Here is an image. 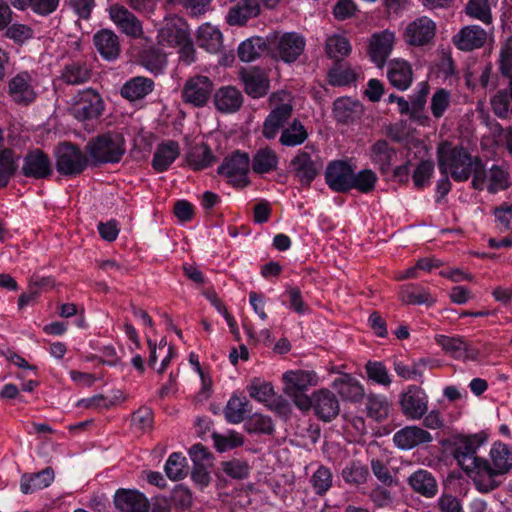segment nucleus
<instances>
[{"mask_svg": "<svg viewBox=\"0 0 512 512\" xmlns=\"http://www.w3.org/2000/svg\"><path fill=\"white\" fill-rule=\"evenodd\" d=\"M475 487L480 492L494 490L499 482L497 476L507 474L512 469V446L494 442L489 452V460L482 458Z\"/></svg>", "mask_w": 512, "mask_h": 512, "instance_id": "nucleus-1", "label": "nucleus"}, {"mask_svg": "<svg viewBox=\"0 0 512 512\" xmlns=\"http://www.w3.org/2000/svg\"><path fill=\"white\" fill-rule=\"evenodd\" d=\"M437 155L440 172L444 175L449 173L457 181L467 180L472 172L475 173L476 163L480 162L463 147L448 141L439 144Z\"/></svg>", "mask_w": 512, "mask_h": 512, "instance_id": "nucleus-2", "label": "nucleus"}, {"mask_svg": "<svg viewBox=\"0 0 512 512\" xmlns=\"http://www.w3.org/2000/svg\"><path fill=\"white\" fill-rule=\"evenodd\" d=\"M157 41L163 48H177L180 59L185 63L190 64L194 61L195 49L187 25L181 18H165L158 31Z\"/></svg>", "mask_w": 512, "mask_h": 512, "instance_id": "nucleus-3", "label": "nucleus"}, {"mask_svg": "<svg viewBox=\"0 0 512 512\" xmlns=\"http://www.w3.org/2000/svg\"><path fill=\"white\" fill-rule=\"evenodd\" d=\"M85 149L92 164H115L124 156L126 143L121 133L107 132L92 138Z\"/></svg>", "mask_w": 512, "mask_h": 512, "instance_id": "nucleus-4", "label": "nucleus"}, {"mask_svg": "<svg viewBox=\"0 0 512 512\" xmlns=\"http://www.w3.org/2000/svg\"><path fill=\"white\" fill-rule=\"evenodd\" d=\"M486 442L483 433L461 435L454 438L452 454L461 469L476 483L482 458L477 455Z\"/></svg>", "mask_w": 512, "mask_h": 512, "instance_id": "nucleus-5", "label": "nucleus"}, {"mask_svg": "<svg viewBox=\"0 0 512 512\" xmlns=\"http://www.w3.org/2000/svg\"><path fill=\"white\" fill-rule=\"evenodd\" d=\"M283 393L290 397L295 406L302 411L311 408L309 396L304 392L319 384L320 378L313 370H288L282 375Z\"/></svg>", "mask_w": 512, "mask_h": 512, "instance_id": "nucleus-6", "label": "nucleus"}, {"mask_svg": "<svg viewBox=\"0 0 512 512\" xmlns=\"http://www.w3.org/2000/svg\"><path fill=\"white\" fill-rule=\"evenodd\" d=\"M273 58L285 63L295 62L305 50L306 40L297 32L275 31L268 35Z\"/></svg>", "mask_w": 512, "mask_h": 512, "instance_id": "nucleus-7", "label": "nucleus"}, {"mask_svg": "<svg viewBox=\"0 0 512 512\" xmlns=\"http://www.w3.org/2000/svg\"><path fill=\"white\" fill-rule=\"evenodd\" d=\"M269 101L273 108L264 121L263 135L267 139H274L291 116L292 100L289 92L281 90L273 93Z\"/></svg>", "mask_w": 512, "mask_h": 512, "instance_id": "nucleus-8", "label": "nucleus"}, {"mask_svg": "<svg viewBox=\"0 0 512 512\" xmlns=\"http://www.w3.org/2000/svg\"><path fill=\"white\" fill-rule=\"evenodd\" d=\"M104 110L101 96L92 89L79 91L70 103L72 115L80 121L98 118Z\"/></svg>", "mask_w": 512, "mask_h": 512, "instance_id": "nucleus-9", "label": "nucleus"}, {"mask_svg": "<svg viewBox=\"0 0 512 512\" xmlns=\"http://www.w3.org/2000/svg\"><path fill=\"white\" fill-rule=\"evenodd\" d=\"M428 402L424 389L416 385H409L399 396L401 411L411 420H419L427 413Z\"/></svg>", "mask_w": 512, "mask_h": 512, "instance_id": "nucleus-10", "label": "nucleus"}, {"mask_svg": "<svg viewBox=\"0 0 512 512\" xmlns=\"http://www.w3.org/2000/svg\"><path fill=\"white\" fill-rule=\"evenodd\" d=\"M88 159L78 147L64 143L56 152V168L60 174L76 175L85 169Z\"/></svg>", "mask_w": 512, "mask_h": 512, "instance_id": "nucleus-11", "label": "nucleus"}, {"mask_svg": "<svg viewBox=\"0 0 512 512\" xmlns=\"http://www.w3.org/2000/svg\"><path fill=\"white\" fill-rule=\"evenodd\" d=\"M436 34L435 22L421 16L410 22L403 31V39L410 46L422 47L430 44Z\"/></svg>", "mask_w": 512, "mask_h": 512, "instance_id": "nucleus-12", "label": "nucleus"}, {"mask_svg": "<svg viewBox=\"0 0 512 512\" xmlns=\"http://www.w3.org/2000/svg\"><path fill=\"white\" fill-rule=\"evenodd\" d=\"M509 176L502 167L493 165L490 170L485 173L481 169V163H476L475 173L473 175V186L478 190L487 189L490 193H496L504 190L509 185Z\"/></svg>", "mask_w": 512, "mask_h": 512, "instance_id": "nucleus-13", "label": "nucleus"}, {"mask_svg": "<svg viewBox=\"0 0 512 512\" xmlns=\"http://www.w3.org/2000/svg\"><path fill=\"white\" fill-rule=\"evenodd\" d=\"M436 343L442 348L445 354L460 361H477L480 352L467 343L461 336L437 335Z\"/></svg>", "mask_w": 512, "mask_h": 512, "instance_id": "nucleus-14", "label": "nucleus"}, {"mask_svg": "<svg viewBox=\"0 0 512 512\" xmlns=\"http://www.w3.org/2000/svg\"><path fill=\"white\" fill-rule=\"evenodd\" d=\"M395 41V33L388 29L371 35L367 53L377 67L382 68L384 66L394 48Z\"/></svg>", "mask_w": 512, "mask_h": 512, "instance_id": "nucleus-15", "label": "nucleus"}, {"mask_svg": "<svg viewBox=\"0 0 512 512\" xmlns=\"http://www.w3.org/2000/svg\"><path fill=\"white\" fill-rule=\"evenodd\" d=\"M213 82L203 75L189 78L183 88L182 97L185 103L194 107H203L210 99Z\"/></svg>", "mask_w": 512, "mask_h": 512, "instance_id": "nucleus-16", "label": "nucleus"}, {"mask_svg": "<svg viewBox=\"0 0 512 512\" xmlns=\"http://www.w3.org/2000/svg\"><path fill=\"white\" fill-rule=\"evenodd\" d=\"M240 80L245 92L252 98L264 97L270 89L268 71L264 68H244L240 71Z\"/></svg>", "mask_w": 512, "mask_h": 512, "instance_id": "nucleus-17", "label": "nucleus"}, {"mask_svg": "<svg viewBox=\"0 0 512 512\" xmlns=\"http://www.w3.org/2000/svg\"><path fill=\"white\" fill-rule=\"evenodd\" d=\"M249 157L246 153L236 152L227 157L218 168L219 174L228 178L230 182L237 186L247 184V174L249 171Z\"/></svg>", "mask_w": 512, "mask_h": 512, "instance_id": "nucleus-18", "label": "nucleus"}, {"mask_svg": "<svg viewBox=\"0 0 512 512\" xmlns=\"http://www.w3.org/2000/svg\"><path fill=\"white\" fill-rule=\"evenodd\" d=\"M108 13L110 20L122 33L133 38H138L143 34L141 21L125 6L113 4L109 6Z\"/></svg>", "mask_w": 512, "mask_h": 512, "instance_id": "nucleus-19", "label": "nucleus"}, {"mask_svg": "<svg viewBox=\"0 0 512 512\" xmlns=\"http://www.w3.org/2000/svg\"><path fill=\"white\" fill-rule=\"evenodd\" d=\"M309 400L316 416L325 422L334 419L340 411L337 398L326 388L314 391Z\"/></svg>", "mask_w": 512, "mask_h": 512, "instance_id": "nucleus-20", "label": "nucleus"}, {"mask_svg": "<svg viewBox=\"0 0 512 512\" xmlns=\"http://www.w3.org/2000/svg\"><path fill=\"white\" fill-rule=\"evenodd\" d=\"M354 170L344 161H334L326 169L325 179L327 185L336 192L351 190Z\"/></svg>", "mask_w": 512, "mask_h": 512, "instance_id": "nucleus-21", "label": "nucleus"}, {"mask_svg": "<svg viewBox=\"0 0 512 512\" xmlns=\"http://www.w3.org/2000/svg\"><path fill=\"white\" fill-rule=\"evenodd\" d=\"M114 504L119 512H148L149 502L137 490L119 489L114 496Z\"/></svg>", "mask_w": 512, "mask_h": 512, "instance_id": "nucleus-22", "label": "nucleus"}, {"mask_svg": "<svg viewBox=\"0 0 512 512\" xmlns=\"http://www.w3.org/2000/svg\"><path fill=\"white\" fill-rule=\"evenodd\" d=\"M387 77L390 84L398 90H407L413 82L411 64L401 58L391 60L387 67Z\"/></svg>", "mask_w": 512, "mask_h": 512, "instance_id": "nucleus-23", "label": "nucleus"}, {"mask_svg": "<svg viewBox=\"0 0 512 512\" xmlns=\"http://www.w3.org/2000/svg\"><path fill=\"white\" fill-rule=\"evenodd\" d=\"M431 441V434L417 426H407L393 435L394 444L402 450H410L417 445Z\"/></svg>", "mask_w": 512, "mask_h": 512, "instance_id": "nucleus-24", "label": "nucleus"}, {"mask_svg": "<svg viewBox=\"0 0 512 512\" xmlns=\"http://www.w3.org/2000/svg\"><path fill=\"white\" fill-rule=\"evenodd\" d=\"M486 40V31L477 25L463 27L453 38L456 47L462 51L480 48Z\"/></svg>", "mask_w": 512, "mask_h": 512, "instance_id": "nucleus-25", "label": "nucleus"}, {"mask_svg": "<svg viewBox=\"0 0 512 512\" xmlns=\"http://www.w3.org/2000/svg\"><path fill=\"white\" fill-rule=\"evenodd\" d=\"M9 94L15 102L28 104L36 98L32 77L20 72L9 81Z\"/></svg>", "mask_w": 512, "mask_h": 512, "instance_id": "nucleus-26", "label": "nucleus"}, {"mask_svg": "<svg viewBox=\"0 0 512 512\" xmlns=\"http://www.w3.org/2000/svg\"><path fill=\"white\" fill-rule=\"evenodd\" d=\"M259 13L260 5L257 0H242L229 9L226 21L231 26H243Z\"/></svg>", "mask_w": 512, "mask_h": 512, "instance_id": "nucleus-27", "label": "nucleus"}, {"mask_svg": "<svg viewBox=\"0 0 512 512\" xmlns=\"http://www.w3.org/2000/svg\"><path fill=\"white\" fill-rule=\"evenodd\" d=\"M332 387L343 400L347 401L358 402L365 394L362 384L349 374H341L333 381Z\"/></svg>", "mask_w": 512, "mask_h": 512, "instance_id": "nucleus-28", "label": "nucleus"}, {"mask_svg": "<svg viewBox=\"0 0 512 512\" xmlns=\"http://www.w3.org/2000/svg\"><path fill=\"white\" fill-rule=\"evenodd\" d=\"M179 155L180 148L177 142L171 140L162 142L157 146L154 152L152 167L159 173L164 172Z\"/></svg>", "mask_w": 512, "mask_h": 512, "instance_id": "nucleus-29", "label": "nucleus"}, {"mask_svg": "<svg viewBox=\"0 0 512 512\" xmlns=\"http://www.w3.org/2000/svg\"><path fill=\"white\" fill-rule=\"evenodd\" d=\"M242 102L241 92L233 86L221 87L214 95V104L223 113L236 112L241 107Z\"/></svg>", "mask_w": 512, "mask_h": 512, "instance_id": "nucleus-30", "label": "nucleus"}, {"mask_svg": "<svg viewBox=\"0 0 512 512\" xmlns=\"http://www.w3.org/2000/svg\"><path fill=\"white\" fill-rule=\"evenodd\" d=\"M23 172L29 177L44 178L51 173V162L47 155L36 149L26 156Z\"/></svg>", "mask_w": 512, "mask_h": 512, "instance_id": "nucleus-31", "label": "nucleus"}, {"mask_svg": "<svg viewBox=\"0 0 512 512\" xmlns=\"http://www.w3.org/2000/svg\"><path fill=\"white\" fill-rule=\"evenodd\" d=\"M265 50L270 51L268 36L266 38L252 36L239 44L237 53L242 62H252L258 59Z\"/></svg>", "mask_w": 512, "mask_h": 512, "instance_id": "nucleus-32", "label": "nucleus"}, {"mask_svg": "<svg viewBox=\"0 0 512 512\" xmlns=\"http://www.w3.org/2000/svg\"><path fill=\"white\" fill-rule=\"evenodd\" d=\"M196 42L199 47L206 51L210 53H217L222 48L223 35L216 26L205 23L197 30Z\"/></svg>", "mask_w": 512, "mask_h": 512, "instance_id": "nucleus-33", "label": "nucleus"}, {"mask_svg": "<svg viewBox=\"0 0 512 512\" xmlns=\"http://www.w3.org/2000/svg\"><path fill=\"white\" fill-rule=\"evenodd\" d=\"M94 44L106 60L116 59L120 52L117 35L111 30H101L94 35Z\"/></svg>", "mask_w": 512, "mask_h": 512, "instance_id": "nucleus-34", "label": "nucleus"}, {"mask_svg": "<svg viewBox=\"0 0 512 512\" xmlns=\"http://www.w3.org/2000/svg\"><path fill=\"white\" fill-rule=\"evenodd\" d=\"M251 412V406L248 399L237 393H234L224 407V416L227 422L231 424L241 423L246 415Z\"/></svg>", "mask_w": 512, "mask_h": 512, "instance_id": "nucleus-35", "label": "nucleus"}, {"mask_svg": "<svg viewBox=\"0 0 512 512\" xmlns=\"http://www.w3.org/2000/svg\"><path fill=\"white\" fill-rule=\"evenodd\" d=\"M408 483L416 493L432 498L436 495L438 487L435 478L427 470L419 469L409 478Z\"/></svg>", "mask_w": 512, "mask_h": 512, "instance_id": "nucleus-36", "label": "nucleus"}, {"mask_svg": "<svg viewBox=\"0 0 512 512\" xmlns=\"http://www.w3.org/2000/svg\"><path fill=\"white\" fill-rule=\"evenodd\" d=\"M154 82L146 77H134L127 81L121 88V95L130 100L143 99L153 91Z\"/></svg>", "mask_w": 512, "mask_h": 512, "instance_id": "nucleus-37", "label": "nucleus"}, {"mask_svg": "<svg viewBox=\"0 0 512 512\" xmlns=\"http://www.w3.org/2000/svg\"><path fill=\"white\" fill-rule=\"evenodd\" d=\"M363 112L362 104L350 97L338 98L333 105V113L339 122L347 123L358 118Z\"/></svg>", "mask_w": 512, "mask_h": 512, "instance_id": "nucleus-38", "label": "nucleus"}, {"mask_svg": "<svg viewBox=\"0 0 512 512\" xmlns=\"http://www.w3.org/2000/svg\"><path fill=\"white\" fill-rule=\"evenodd\" d=\"M395 156V150L390 147L387 141L384 140L374 143L370 150V159L372 163L384 173L390 170Z\"/></svg>", "mask_w": 512, "mask_h": 512, "instance_id": "nucleus-39", "label": "nucleus"}, {"mask_svg": "<svg viewBox=\"0 0 512 512\" xmlns=\"http://www.w3.org/2000/svg\"><path fill=\"white\" fill-rule=\"evenodd\" d=\"M325 51L328 57L334 60H340L347 57L352 46L349 39L344 34H332L327 36L325 40Z\"/></svg>", "mask_w": 512, "mask_h": 512, "instance_id": "nucleus-40", "label": "nucleus"}, {"mask_svg": "<svg viewBox=\"0 0 512 512\" xmlns=\"http://www.w3.org/2000/svg\"><path fill=\"white\" fill-rule=\"evenodd\" d=\"M54 480V472L50 468L33 474L24 475L21 480L20 489L24 494L32 493L49 486Z\"/></svg>", "mask_w": 512, "mask_h": 512, "instance_id": "nucleus-41", "label": "nucleus"}, {"mask_svg": "<svg viewBox=\"0 0 512 512\" xmlns=\"http://www.w3.org/2000/svg\"><path fill=\"white\" fill-rule=\"evenodd\" d=\"M296 176L302 183L309 184L317 175V167L307 152H300L292 160Z\"/></svg>", "mask_w": 512, "mask_h": 512, "instance_id": "nucleus-42", "label": "nucleus"}, {"mask_svg": "<svg viewBox=\"0 0 512 512\" xmlns=\"http://www.w3.org/2000/svg\"><path fill=\"white\" fill-rule=\"evenodd\" d=\"M142 66L157 75L163 72L167 64L166 54L157 48H149L143 51L140 57Z\"/></svg>", "mask_w": 512, "mask_h": 512, "instance_id": "nucleus-43", "label": "nucleus"}, {"mask_svg": "<svg viewBox=\"0 0 512 512\" xmlns=\"http://www.w3.org/2000/svg\"><path fill=\"white\" fill-rule=\"evenodd\" d=\"M215 158L207 145L201 144L192 148L187 156L188 164L194 170H202L211 166Z\"/></svg>", "mask_w": 512, "mask_h": 512, "instance_id": "nucleus-44", "label": "nucleus"}, {"mask_svg": "<svg viewBox=\"0 0 512 512\" xmlns=\"http://www.w3.org/2000/svg\"><path fill=\"white\" fill-rule=\"evenodd\" d=\"M308 137V133L301 122L294 120L290 126L282 131L280 143L284 146L301 145Z\"/></svg>", "mask_w": 512, "mask_h": 512, "instance_id": "nucleus-45", "label": "nucleus"}, {"mask_svg": "<svg viewBox=\"0 0 512 512\" xmlns=\"http://www.w3.org/2000/svg\"><path fill=\"white\" fill-rule=\"evenodd\" d=\"M278 157L276 153L269 148L261 149L254 156L252 167L256 173H267L276 169Z\"/></svg>", "mask_w": 512, "mask_h": 512, "instance_id": "nucleus-46", "label": "nucleus"}, {"mask_svg": "<svg viewBox=\"0 0 512 512\" xmlns=\"http://www.w3.org/2000/svg\"><path fill=\"white\" fill-rule=\"evenodd\" d=\"M247 392L252 399L262 403L269 401L274 395L272 385L260 378L250 381L247 385Z\"/></svg>", "mask_w": 512, "mask_h": 512, "instance_id": "nucleus-47", "label": "nucleus"}, {"mask_svg": "<svg viewBox=\"0 0 512 512\" xmlns=\"http://www.w3.org/2000/svg\"><path fill=\"white\" fill-rule=\"evenodd\" d=\"M368 379L385 387L392 383L387 367L380 361H368L365 365Z\"/></svg>", "mask_w": 512, "mask_h": 512, "instance_id": "nucleus-48", "label": "nucleus"}, {"mask_svg": "<svg viewBox=\"0 0 512 512\" xmlns=\"http://www.w3.org/2000/svg\"><path fill=\"white\" fill-rule=\"evenodd\" d=\"M213 440L215 447L219 452L231 450L233 448L242 446L244 443L243 436L233 430H229L223 434L214 433Z\"/></svg>", "mask_w": 512, "mask_h": 512, "instance_id": "nucleus-49", "label": "nucleus"}, {"mask_svg": "<svg viewBox=\"0 0 512 512\" xmlns=\"http://www.w3.org/2000/svg\"><path fill=\"white\" fill-rule=\"evenodd\" d=\"M165 473L171 480H180L187 474L186 458L182 453H172L165 464Z\"/></svg>", "mask_w": 512, "mask_h": 512, "instance_id": "nucleus-50", "label": "nucleus"}, {"mask_svg": "<svg viewBox=\"0 0 512 512\" xmlns=\"http://www.w3.org/2000/svg\"><path fill=\"white\" fill-rule=\"evenodd\" d=\"M389 411L390 403L386 397L379 395H372L368 397L367 412L371 418L381 421L387 418Z\"/></svg>", "mask_w": 512, "mask_h": 512, "instance_id": "nucleus-51", "label": "nucleus"}, {"mask_svg": "<svg viewBox=\"0 0 512 512\" xmlns=\"http://www.w3.org/2000/svg\"><path fill=\"white\" fill-rule=\"evenodd\" d=\"M328 77L330 84L334 86H346L356 80L357 73L350 66L338 65L330 70Z\"/></svg>", "mask_w": 512, "mask_h": 512, "instance_id": "nucleus-52", "label": "nucleus"}, {"mask_svg": "<svg viewBox=\"0 0 512 512\" xmlns=\"http://www.w3.org/2000/svg\"><path fill=\"white\" fill-rule=\"evenodd\" d=\"M425 365L426 361L424 359L414 362L412 366H408L401 361H395L394 370L399 377L405 380H421Z\"/></svg>", "mask_w": 512, "mask_h": 512, "instance_id": "nucleus-53", "label": "nucleus"}, {"mask_svg": "<svg viewBox=\"0 0 512 512\" xmlns=\"http://www.w3.org/2000/svg\"><path fill=\"white\" fill-rule=\"evenodd\" d=\"M466 14L474 19H477L485 24L492 21L490 7L487 0H470L465 8Z\"/></svg>", "mask_w": 512, "mask_h": 512, "instance_id": "nucleus-54", "label": "nucleus"}, {"mask_svg": "<svg viewBox=\"0 0 512 512\" xmlns=\"http://www.w3.org/2000/svg\"><path fill=\"white\" fill-rule=\"evenodd\" d=\"M376 181L377 176L370 169H365L358 173L353 172V183H351V189H356L362 193H368L374 189Z\"/></svg>", "mask_w": 512, "mask_h": 512, "instance_id": "nucleus-55", "label": "nucleus"}, {"mask_svg": "<svg viewBox=\"0 0 512 512\" xmlns=\"http://www.w3.org/2000/svg\"><path fill=\"white\" fill-rule=\"evenodd\" d=\"M89 77V70L79 63L67 65L61 74L63 81L68 84H81L86 82Z\"/></svg>", "mask_w": 512, "mask_h": 512, "instance_id": "nucleus-56", "label": "nucleus"}, {"mask_svg": "<svg viewBox=\"0 0 512 512\" xmlns=\"http://www.w3.org/2000/svg\"><path fill=\"white\" fill-rule=\"evenodd\" d=\"M249 433L271 434L274 430L272 419L268 416L255 413L245 423Z\"/></svg>", "mask_w": 512, "mask_h": 512, "instance_id": "nucleus-57", "label": "nucleus"}, {"mask_svg": "<svg viewBox=\"0 0 512 512\" xmlns=\"http://www.w3.org/2000/svg\"><path fill=\"white\" fill-rule=\"evenodd\" d=\"M16 168L13 152L10 149L3 150L0 153V188L8 184Z\"/></svg>", "mask_w": 512, "mask_h": 512, "instance_id": "nucleus-58", "label": "nucleus"}, {"mask_svg": "<svg viewBox=\"0 0 512 512\" xmlns=\"http://www.w3.org/2000/svg\"><path fill=\"white\" fill-rule=\"evenodd\" d=\"M310 482L317 494L326 493L332 486L330 469L325 466H319L311 476Z\"/></svg>", "mask_w": 512, "mask_h": 512, "instance_id": "nucleus-59", "label": "nucleus"}, {"mask_svg": "<svg viewBox=\"0 0 512 512\" xmlns=\"http://www.w3.org/2000/svg\"><path fill=\"white\" fill-rule=\"evenodd\" d=\"M368 471L360 462H352L342 471V477L349 484H362L366 481Z\"/></svg>", "mask_w": 512, "mask_h": 512, "instance_id": "nucleus-60", "label": "nucleus"}, {"mask_svg": "<svg viewBox=\"0 0 512 512\" xmlns=\"http://www.w3.org/2000/svg\"><path fill=\"white\" fill-rule=\"evenodd\" d=\"M5 35L15 43L23 44L34 37V30L28 25L14 23L6 28Z\"/></svg>", "mask_w": 512, "mask_h": 512, "instance_id": "nucleus-61", "label": "nucleus"}, {"mask_svg": "<svg viewBox=\"0 0 512 512\" xmlns=\"http://www.w3.org/2000/svg\"><path fill=\"white\" fill-rule=\"evenodd\" d=\"M450 105V93L445 89H438L431 99V112L435 118H440Z\"/></svg>", "mask_w": 512, "mask_h": 512, "instance_id": "nucleus-62", "label": "nucleus"}, {"mask_svg": "<svg viewBox=\"0 0 512 512\" xmlns=\"http://www.w3.org/2000/svg\"><path fill=\"white\" fill-rule=\"evenodd\" d=\"M434 171V164L430 160L421 161L414 173H413V182L415 186L418 188H422L429 184L430 178Z\"/></svg>", "mask_w": 512, "mask_h": 512, "instance_id": "nucleus-63", "label": "nucleus"}, {"mask_svg": "<svg viewBox=\"0 0 512 512\" xmlns=\"http://www.w3.org/2000/svg\"><path fill=\"white\" fill-rule=\"evenodd\" d=\"M153 424V413L148 407L139 408L132 415V426L139 431L145 432L151 429Z\"/></svg>", "mask_w": 512, "mask_h": 512, "instance_id": "nucleus-64", "label": "nucleus"}]
</instances>
